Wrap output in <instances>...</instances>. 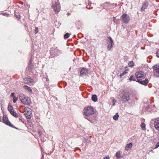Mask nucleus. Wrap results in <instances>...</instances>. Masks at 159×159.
<instances>
[{
	"instance_id": "obj_11",
	"label": "nucleus",
	"mask_w": 159,
	"mask_h": 159,
	"mask_svg": "<svg viewBox=\"0 0 159 159\" xmlns=\"http://www.w3.org/2000/svg\"><path fill=\"white\" fill-rule=\"evenodd\" d=\"M24 113L27 119H30L32 116L31 111L27 109L25 110L24 112Z\"/></svg>"
},
{
	"instance_id": "obj_46",
	"label": "nucleus",
	"mask_w": 159,
	"mask_h": 159,
	"mask_svg": "<svg viewBox=\"0 0 159 159\" xmlns=\"http://www.w3.org/2000/svg\"><path fill=\"white\" fill-rule=\"evenodd\" d=\"M49 80L48 79V78H47V81H48Z\"/></svg>"
},
{
	"instance_id": "obj_22",
	"label": "nucleus",
	"mask_w": 159,
	"mask_h": 159,
	"mask_svg": "<svg viewBox=\"0 0 159 159\" xmlns=\"http://www.w3.org/2000/svg\"><path fill=\"white\" fill-rule=\"evenodd\" d=\"M129 66L133 67L134 65V62L133 61H131L129 62L128 64Z\"/></svg>"
},
{
	"instance_id": "obj_31",
	"label": "nucleus",
	"mask_w": 159,
	"mask_h": 159,
	"mask_svg": "<svg viewBox=\"0 0 159 159\" xmlns=\"http://www.w3.org/2000/svg\"><path fill=\"white\" fill-rule=\"evenodd\" d=\"M156 56L157 57L159 58V49L157 50V52H156Z\"/></svg>"
},
{
	"instance_id": "obj_24",
	"label": "nucleus",
	"mask_w": 159,
	"mask_h": 159,
	"mask_svg": "<svg viewBox=\"0 0 159 159\" xmlns=\"http://www.w3.org/2000/svg\"><path fill=\"white\" fill-rule=\"evenodd\" d=\"M140 126L141 128L143 130H145V124L144 123H141V124L140 125Z\"/></svg>"
},
{
	"instance_id": "obj_30",
	"label": "nucleus",
	"mask_w": 159,
	"mask_h": 159,
	"mask_svg": "<svg viewBox=\"0 0 159 159\" xmlns=\"http://www.w3.org/2000/svg\"><path fill=\"white\" fill-rule=\"evenodd\" d=\"M113 47V45H112L111 46L110 45H108L107 48L108 51H110L112 47Z\"/></svg>"
},
{
	"instance_id": "obj_23",
	"label": "nucleus",
	"mask_w": 159,
	"mask_h": 159,
	"mask_svg": "<svg viewBox=\"0 0 159 159\" xmlns=\"http://www.w3.org/2000/svg\"><path fill=\"white\" fill-rule=\"evenodd\" d=\"M119 117V115L117 113H116V115H115L113 116V119L115 120H118Z\"/></svg>"
},
{
	"instance_id": "obj_26",
	"label": "nucleus",
	"mask_w": 159,
	"mask_h": 159,
	"mask_svg": "<svg viewBox=\"0 0 159 159\" xmlns=\"http://www.w3.org/2000/svg\"><path fill=\"white\" fill-rule=\"evenodd\" d=\"M128 72L127 70H125L124 71H123L122 73H120V75L119 76L121 77L123 76L125 74L127 73Z\"/></svg>"
},
{
	"instance_id": "obj_7",
	"label": "nucleus",
	"mask_w": 159,
	"mask_h": 159,
	"mask_svg": "<svg viewBox=\"0 0 159 159\" xmlns=\"http://www.w3.org/2000/svg\"><path fill=\"white\" fill-rule=\"evenodd\" d=\"M8 110L13 116L16 118L18 117V114L15 111L13 107L12 106L10 105H8Z\"/></svg>"
},
{
	"instance_id": "obj_45",
	"label": "nucleus",
	"mask_w": 159,
	"mask_h": 159,
	"mask_svg": "<svg viewBox=\"0 0 159 159\" xmlns=\"http://www.w3.org/2000/svg\"><path fill=\"white\" fill-rule=\"evenodd\" d=\"M158 140H159V142H158L159 143V136H158Z\"/></svg>"
},
{
	"instance_id": "obj_20",
	"label": "nucleus",
	"mask_w": 159,
	"mask_h": 159,
	"mask_svg": "<svg viewBox=\"0 0 159 159\" xmlns=\"http://www.w3.org/2000/svg\"><path fill=\"white\" fill-rule=\"evenodd\" d=\"M24 88L26 90L28 91V92L31 93L32 92V90L30 87H29L25 85L24 86Z\"/></svg>"
},
{
	"instance_id": "obj_6",
	"label": "nucleus",
	"mask_w": 159,
	"mask_h": 159,
	"mask_svg": "<svg viewBox=\"0 0 159 159\" xmlns=\"http://www.w3.org/2000/svg\"><path fill=\"white\" fill-rule=\"evenodd\" d=\"M61 52V51L57 49L56 47H54L51 48L50 54L51 56L54 57L55 56H58Z\"/></svg>"
},
{
	"instance_id": "obj_9",
	"label": "nucleus",
	"mask_w": 159,
	"mask_h": 159,
	"mask_svg": "<svg viewBox=\"0 0 159 159\" xmlns=\"http://www.w3.org/2000/svg\"><path fill=\"white\" fill-rule=\"evenodd\" d=\"M2 120L3 122L7 125L11 127H12L16 129H17V128L15 127L8 120V118L5 116L3 115Z\"/></svg>"
},
{
	"instance_id": "obj_2",
	"label": "nucleus",
	"mask_w": 159,
	"mask_h": 159,
	"mask_svg": "<svg viewBox=\"0 0 159 159\" xmlns=\"http://www.w3.org/2000/svg\"><path fill=\"white\" fill-rule=\"evenodd\" d=\"M130 94L127 91H123L119 94L120 101L122 103L127 102L130 99Z\"/></svg>"
},
{
	"instance_id": "obj_34",
	"label": "nucleus",
	"mask_w": 159,
	"mask_h": 159,
	"mask_svg": "<svg viewBox=\"0 0 159 159\" xmlns=\"http://www.w3.org/2000/svg\"><path fill=\"white\" fill-rule=\"evenodd\" d=\"M86 143L89 144L91 143V141L89 139H87L86 140Z\"/></svg>"
},
{
	"instance_id": "obj_35",
	"label": "nucleus",
	"mask_w": 159,
	"mask_h": 159,
	"mask_svg": "<svg viewBox=\"0 0 159 159\" xmlns=\"http://www.w3.org/2000/svg\"><path fill=\"white\" fill-rule=\"evenodd\" d=\"M14 16L17 18L18 19H20V16L19 15H16V14H14Z\"/></svg>"
},
{
	"instance_id": "obj_12",
	"label": "nucleus",
	"mask_w": 159,
	"mask_h": 159,
	"mask_svg": "<svg viewBox=\"0 0 159 159\" xmlns=\"http://www.w3.org/2000/svg\"><path fill=\"white\" fill-rule=\"evenodd\" d=\"M33 59L34 58L33 57H31L30 63L28 65V67L27 68L29 71H31L33 68V63L34 62L33 61Z\"/></svg>"
},
{
	"instance_id": "obj_37",
	"label": "nucleus",
	"mask_w": 159,
	"mask_h": 159,
	"mask_svg": "<svg viewBox=\"0 0 159 159\" xmlns=\"http://www.w3.org/2000/svg\"><path fill=\"white\" fill-rule=\"evenodd\" d=\"M116 100L115 99H113L112 101V105L113 106H114L115 105V103L116 102Z\"/></svg>"
},
{
	"instance_id": "obj_10",
	"label": "nucleus",
	"mask_w": 159,
	"mask_h": 159,
	"mask_svg": "<svg viewBox=\"0 0 159 159\" xmlns=\"http://www.w3.org/2000/svg\"><path fill=\"white\" fill-rule=\"evenodd\" d=\"M24 82L25 83L29 85L34 84V80L31 79L30 77H28L24 79Z\"/></svg>"
},
{
	"instance_id": "obj_13",
	"label": "nucleus",
	"mask_w": 159,
	"mask_h": 159,
	"mask_svg": "<svg viewBox=\"0 0 159 159\" xmlns=\"http://www.w3.org/2000/svg\"><path fill=\"white\" fill-rule=\"evenodd\" d=\"M88 73V70L86 68H83L80 70V75L81 76H85Z\"/></svg>"
},
{
	"instance_id": "obj_18",
	"label": "nucleus",
	"mask_w": 159,
	"mask_h": 159,
	"mask_svg": "<svg viewBox=\"0 0 159 159\" xmlns=\"http://www.w3.org/2000/svg\"><path fill=\"white\" fill-rule=\"evenodd\" d=\"M107 43L108 45H111V46L112 45H113V40L111 37H108V39L107 40Z\"/></svg>"
},
{
	"instance_id": "obj_28",
	"label": "nucleus",
	"mask_w": 159,
	"mask_h": 159,
	"mask_svg": "<svg viewBox=\"0 0 159 159\" xmlns=\"http://www.w3.org/2000/svg\"><path fill=\"white\" fill-rule=\"evenodd\" d=\"M19 117V120H20L23 123H24V119L22 118L21 116H19L18 115V116Z\"/></svg>"
},
{
	"instance_id": "obj_27",
	"label": "nucleus",
	"mask_w": 159,
	"mask_h": 159,
	"mask_svg": "<svg viewBox=\"0 0 159 159\" xmlns=\"http://www.w3.org/2000/svg\"><path fill=\"white\" fill-rule=\"evenodd\" d=\"M70 34L69 33H67L65 34L64 35V39H66L69 37Z\"/></svg>"
},
{
	"instance_id": "obj_21",
	"label": "nucleus",
	"mask_w": 159,
	"mask_h": 159,
	"mask_svg": "<svg viewBox=\"0 0 159 159\" xmlns=\"http://www.w3.org/2000/svg\"><path fill=\"white\" fill-rule=\"evenodd\" d=\"M92 100L94 102L97 101L98 98L97 95L95 94H94L92 96Z\"/></svg>"
},
{
	"instance_id": "obj_1",
	"label": "nucleus",
	"mask_w": 159,
	"mask_h": 159,
	"mask_svg": "<svg viewBox=\"0 0 159 159\" xmlns=\"http://www.w3.org/2000/svg\"><path fill=\"white\" fill-rule=\"evenodd\" d=\"M85 118L91 122H93V120L95 118L94 114V111L93 107L92 106L88 107L84 109Z\"/></svg>"
},
{
	"instance_id": "obj_19",
	"label": "nucleus",
	"mask_w": 159,
	"mask_h": 159,
	"mask_svg": "<svg viewBox=\"0 0 159 159\" xmlns=\"http://www.w3.org/2000/svg\"><path fill=\"white\" fill-rule=\"evenodd\" d=\"M136 78L135 75H132L130 77L129 80L130 81H136Z\"/></svg>"
},
{
	"instance_id": "obj_42",
	"label": "nucleus",
	"mask_w": 159,
	"mask_h": 159,
	"mask_svg": "<svg viewBox=\"0 0 159 159\" xmlns=\"http://www.w3.org/2000/svg\"><path fill=\"white\" fill-rule=\"evenodd\" d=\"M157 73L158 74H159V68L156 71Z\"/></svg>"
},
{
	"instance_id": "obj_38",
	"label": "nucleus",
	"mask_w": 159,
	"mask_h": 159,
	"mask_svg": "<svg viewBox=\"0 0 159 159\" xmlns=\"http://www.w3.org/2000/svg\"><path fill=\"white\" fill-rule=\"evenodd\" d=\"M103 159H110V158L108 156H107L104 157L103 158Z\"/></svg>"
},
{
	"instance_id": "obj_16",
	"label": "nucleus",
	"mask_w": 159,
	"mask_h": 159,
	"mask_svg": "<svg viewBox=\"0 0 159 159\" xmlns=\"http://www.w3.org/2000/svg\"><path fill=\"white\" fill-rule=\"evenodd\" d=\"M148 3L147 1H145L143 3L141 10L142 11H144L145 9H146L148 7Z\"/></svg>"
},
{
	"instance_id": "obj_15",
	"label": "nucleus",
	"mask_w": 159,
	"mask_h": 159,
	"mask_svg": "<svg viewBox=\"0 0 159 159\" xmlns=\"http://www.w3.org/2000/svg\"><path fill=\"white\" fill-rule=\"evenodd\" d=\"M141 80L140 81H138V82L139 83L142 85H143L146 86L148 83V80L147 78L145 79L144 80Z\"/></svg>"
},
{
	"instance_id": "obj_43",
	"label": "nucleus",
	"mask_w": 159,
	"mask_h": 159,
	"mask_svg": "<svg viewBox=\"0 0 159 159\" xmlns=\"http://www.w3.org/2000/svg\"><path fill=\"white\" fill-rule=\"evenodd\" d=\"M2 119L1 117H0V121H2Z\"/></svg>"
},
{
	"instance_id": "obj_14",
	"label": "nucleus",
	"mask_w": 159,
	"mask_h": 159,
	"mask_svg": "<svg viewBox=\"0 0 159 159\" xmlns=\"http://www.w3.org/2000/svg\"><path fill=\"white\" fill-rule=\"evenodd\" d=\"M154 127L159 132V118H157L155 119Z\"/></svg>"
},
{
	"instance_id": "obj_32",
	"label": "nucleus",
	"mask_w": 159,
	"mask_h": 159,
	"mask_svg": "<svg viewBox=\"0 0 159 159\" xmlns=\"http://www.w3.org/2000/svg\"><path fill=\"white\" fill-rule=\"evenodd\" d=\"M38 32V29L37 27H35L34 30V33L35 34H37Z\"/></svg>"
},
{
	"instance_id": "obj_39",
	"label": "nucleus",
	"mask_w": 159,
	"mask_h": 159,
	"mask_svg": "<svg viewBox=\"0 0 159 159\" xmlns=\"http://www.w3.org/2000/svg\"><path fill=\"white\" fill-rule=\"evenodd\" d=\"M159 147V143L157 142V144H156V148H157Z\"/></svg>"
},
{
	"instance_id": "obj_4",
	"label": "nucleus",
	"mask_w": 159,
	"mask_h": 159,
	"mask_svg": "<svg viewBox=\"0 0 159 159\" xmlns=\"http://www.w3.org/2000/svg\"><path fill=\"white\" fill-rule=\"evenodd\" d=\"M145 74L141 71H139L135 73V76L137 79V82L140 81L141 80H143L145 78Z\"/></svg>"
},
{
	"instance_id": "obj_33",
	"label": "nucleus",
	"mask_w": 159,
	"mask_h": 159,
	"mask_svg": "<svg viewBox=\"0 0 159 159\" xmlns=\"http://www.w3.org/2000/svg\"><path fill=\"white\" fill-rule=\"evenodd\" d=\"M17 100V98L16 97H15L13 98V102L14 103H15L16 101Z\"/></svg>"
},
{
	"instance_id": "obj_36",
	"label": "nucleus",
	"mask_w": 159,
	"mask_h": 159,
	"mask_svg": "<svg viewBox=\"0 0 159 159\" xmlns=\"http://www.w3.org/2000/svg\"><path fill=\"white\" fill-rule=\"evenodd\" d=\"M11 96L13 97V98L16 97L15 96V93H12L11 94Z\"/></svg>"
},
{
	"instance_id": "obj_8",
	"label": "nucleus",
	"mask_w": 159,
	"mask_h": 159,
	"mask_svg": "<svg viewBox=\"0 0 159 159\" xmlns=\"http://www.w3.org/2000/svg\"><path fill=\"white\" fill-rule=\"evenodd\" d=\"M122 22L125 24H127L129 22L130 18L128 15L124 13L121 16Z\"/></svg>"
},
{
	"instance_id": "obj_3",
	"label": "nucleus",
	"mask_w": 159,
	"mask_h": 159,
	"mask_svg": "<svg viewBox=\"0 0 159 159\" xmlns=\"http://www.w3.org/2000/svg\"><path fill=\"white\" fill-rule=\"evenodd\" d=\"M19 99L22 103L24 105H29L31 103L30 99L22 93L20 94Z\"/></svg>"
},
{
	"instance_id": "obj_5",
	"label": "nucleus",
	"mask_w": 159,
	"mask_h": 159,
	"mask_svg": "<svg viewBox=\"0 0 159 159\" xmlns=\"http://www.w3.org/2000/svg\"><path fill=\"white\" fill-rule=\"evenodd\" d=\"M52 7L55 13H57L60 11L61 7L58 0H57L52 4Z\"/></svg>"
},
{
	"instance_id": "obj_25",
	"label": "nucleus",
	"mask_w": 159,
	"mask_h": 159,
	"mask_svg": "<svg viewBox=\"0 0 159 159\" xmlns=\"http://www.w3.org/2000/svg\"><path fill=\"white\" fill-rule=\"evenodd\" d=\"M116 157L118 158H120L121 157V154L120 152H117L116 154Z\"/></svg>"
},
{
	"instance_id": "obj_44",
	"label": "nucleus",
	"mask_w": 159,
	"mask_h": 159,
	"mask_svg": "<svg viewBox=\"0 0 159 159\" xmlns=\"http://www.w3.org/2000/svg\"><path fill=\"white\" fill-rule=\"evenodd\" d=\"M158 140H159V142H158L159 143V136H158Z\"/></svg>"
},
{
	"instance_id": "obj_17",
	"label": "nucleus",
	"mask_w": 159,
	"mask_h": 159,
	"mask_svg": "<svg viewBox=\"0 0 159 159\" xmlns=\"http://www.w3.org/2000/svg\"><path fill=\"white\" fill-rule=\"evenodd\" d=\"M132 146V144L131 143H130L128 144H127L125 148V150L126 151H128L129 150H131V148Z\"/></svg>"
},
{
	"instance_id": "obj_29",
	"label": "nucleus",
	"mask_w": 159,
	"mask_h": 159,
	"mask_svg": "<svg viewBox=\"0 0 159 159\" xmlns=\"http://www.w3.org/2000/svg\"><path fill=\"white\" fill-rule=\"evenodd\" d=\"M154 69L156 70V71L159 68V66H157L155 65L153 66Z\"/></svg>"
},
{
	"instance_id": "obj_40",
	"label": "nucleus",
	"mask_w": 159,
	"mask_h": 159,
	"mask_svg": "<svg viewBox=\"0 0 159 159\" xmlns=\"http://www.w3.org/2000/svg\"><path fill=\"white\" fill-rule=\"evenodd\" d=\"M2 15H3V16H8V15L7 13H2Z\"/></svg>"
},
{
	"instance_id": "obj_41",
	"label": "nucleus",
	"mask_w": 159,
	"mask_h": 159,
	"mask_svg": "<svg viewBox=\"0 0 159 159\" xmlns=\"http://www.w3.org/2000/svg\"><path fill=\"white\" fill-rule=\"evenodd\" d=\"M88 4L90 6H91V2L90 1H88Z\"/></svg>"
}]
</instances>
